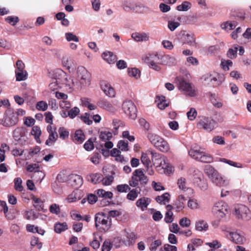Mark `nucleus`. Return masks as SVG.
I'll return each instance as SVG.
<instances>
[{"label":"nucleus","instance_id":"1","mask_svg":"<svg viewBox=\"0 0 251 251\" xmlns=\"http://www.w3.org/2000/svg\"><path fill=\"white\" fill-rule=\"evenodd\" d=\"M144 61L150 68L156 71L161 70L157 64L172 66L176 63L175 57L168 54H149L145 57Z\"/></svg>","mask_w":251,"mask_h":251},{"label":"nucleus","instance_id":"2","mask_svg":"<svg viewBox=\"0 0 251 251\" xmlns=\"http://www.w3.org/2000/svg\"><path fill=\"white\" fill-rule=\"evenodd\" d=\"M204 172L212 182L217 186H225L229 184V181L224 179L218 171L210 165L205 166Z\"/></svg>","mask_w":251,"mask_h":251},{"label":"nucleus","instance_id":"3","mask_svg":"<svg viewBox=\"0 0 251 251\" xmlns=\"http://www.w3.org/2000/svg\"><path fill=\"white\" fill-rule=\"evenodd\" d=\"M95 226L100 232L108 231L111 226V219L103 212L98 213L95 216Z\"/></svg>","mask_w":251,"mask_h":251},{"label":"nucleus","instance_id":"4","mask_svg":"<svg viewBox=\"0 0 251 251\" xmlns=\"http://www.w3.org/2000/svg\"><path fill=\"white\" fill-rule=\"evenodd\" d=\"M76 79L78 86L81 88L88 86L90 84L91 74L84 67L79 66L77 70Z\"/></svg>","mask_w":251,"mask_h":251},{"label":"nucleus","instance_id":"5","mask_svg":"<svg viewBox=\"0 0 251 251\" xmlns=\"http://www.w3.org/2000/svg\"><path fill=\"white\" fill-rule=\"evenodd\" d=\"M52 81L50 83V88L55 89L56 87H61V84H66L68 81L66 73L60 69H56L52 75Z\"/></svg>","mask_w":251,"mask_h":251},{"label":"nucleus","instance_id":"6","mask_svg":"<svg viewBox=\"0 0 251 251\" xmlns=\"http://www.w3.org/2000/svg\"><path fill=\"white\" fill-rule=\"evenodd\" d=\"M148 138L151 143L158 150L162 152H167L169 147L167 142L157 134L149 133Z\"/></svg>","mask_w":251,"mask_h":251},{"label":"nucleus","instance_id":"7","mask_svg":"<svg viewBox=\"0 0 251 251\" xmlns=\"http://www.w3.org/2000/svg\"><path fill=\"white\" fill-rule=\"evenodd\" d=\"M140 182L141 185H146L148 182V179L144 173V169H139L135 170L132 176V179L129 181V184L131 187H136Z\"/></svg>","mask_w":251,"mask_h":251},{"label":"nucleus","instance_id":"8","mask_svg":"<svg viewBox=\"0 0 251 251\" xmlns=\"http://www.w3.org/2000/svg\"><path fill=\"white\" fill-rule=\"evenodd\" d=\"M228 205L223 201L216 202L212 208V212L217 218L221 219L226 216L227 211Z\"/></svg>","mask_w":251,"mask_h":251},{"label":"nucleus","instance_id":"9","mask_svg":"<svg viewBox=\"0 0 251 251\" xmlns=\"http://www.w3.org/2000/svg\"><path fill=\"white\" fill-rule=\"evenodd\" d=\"M193 182L201 190L205 191L207 189L208 185L206 180L201 172L198 170H195L193 174Z\"/></svg>","mask_w":251,"mask_h":251},{"label":"nucleus","instance_id":"10","mask_svg":"<svg viewBox=\"0 0 251 251\" xmlns=\"http://www.w3.org/2000/svg\"><path fill=\"white\" fill-rule=\"evenodd\" d=\"M234 212L238 219L246 221L251 219V211L244 205L240 204L236 206L235 207Z\"/></svg>","mask_w":251,"mask_h":251},{"label":"nucleus","instance_id":"11","mask_svg":"<svg viewBox=\"0 0 251 251\" xmlns=\"http://www.w3.org/2000/svg\"><path fill=\"white\" fill-rule=\"evenodd\" d=\"M122 108L125 113L130 119L134 120L137 117V109L134 103L130 100L123 103Z\"/></svg>","mask_w":251,"mask_h":251},{"label":"nucleus","instance_id":"12","mask_svg":"<svg viewBox=\"0 0 251 251\" xmlns=\"http://www.w3.org/2000/svg\"><path fill=\"white\" fill-rule=\"evenodd\" d=\"M226 237L233 243L238 245H243L246 239L244 234L241 231L227 232Z\"/></svg>","mask_w":251,"mask_h":251},{"label":"nucleus","instance_id":"13","mask_svg":"<svg viewBox=\"0 0 251 251\" xmlns=\"http://www.w3.org/2000/svg\"><path fill=\"white\" fill-rule=\"evenodd\" d=\"M178 88L182 90L186 95L193 97L196 96L195 89L189 82H188L184 78H180L178 79Z\"/></svg>","mask_w":251,"mask_h":251},{"label":"nucleus","instance_id":"14","mask_svg":"<svg viewBox=\"0 0 251 251\" xmlns=\"http://www.w3.org/2000/svg\"><path fill=\"white\" fill-rule=\"evenodd\" d=\"M216 124L217 123L214 120L211 118L204 117L198 123L197 125L200 128H202L206 131H211L215 128Z\"/></svg>","mask_w":251,"mask_h":251},{"label":"nucleus","instance_id":"15","mask_svg":"<svg viewBox=\"0 0 251 251\" xmlns=\"http://www.w3.org/2000/svg\"><path fill=\"white\" fill-rule=\"evenodd\" d=\"M203 78L207 85L213 87L220 85L222 82V76L219 74H206Z\"/></svg>","mask_w":251,"mask_h":251},{"label":"nucleus","instance_id":"16","mask_svg":"<svg viewBox=\"0 0 251 251\" xmlns=\"http://www.w3.org/2000/svg\"><path fill=\"white\" fill-rule=\"evenodd\" d=\"M18 116L14 113L5 114L2 119H0V124L4 126L10 127L15 126L18 122Z\"/></svg>","mask_w":251,"mask_h":251},{"label":"nucleus","instance_id":"17","mask_svg":"<svg viewBox=\"0 0 251 251\" xmlns=\"http://www.w3.org/2000/svg\"><path fill=\"white\" fill-rule=\"evenodd\" d=\"M123 9L126 11H134L136 12H141V11L144 8V6L141 4H134L133 3L128 1L127 0H125L122 5Z\"/></svg>","mask_w":251,"mask_h":251},{"label":"nucleus","instance_id":"18","mask_svg":"<svg viewBox=\"0 0 251 251\" xmlns=\"http://www.w3.org/2000/svg\"><path fill=\"white\" fill-rule=\"evenodd\" d=\"M186 201V198L183 195H180L174 203V209L176 212L182 211L185 207V201Z\"/></svg>","mask_w":251,"mask_h":251},{"label":"nucleus","instance_id":"19","mask_svg":"<svg viewBox=\"0 0 251 251\" xmlns=\"http://www.w3.org/2000/svg\"><path fill=\"white\" fill-rule=\"evenodd\" d=\"M181 38L183 41V44H187L192 46L195 45V39L193 33L184 32L182 35Z\"/></svg>","mask_w":251,"mask_h":251},{"label":"nucleus","instance_id":"20","mask_svg":"<svg viewBox=\"0 0 251 251\" xmlns=\"http://www.w3.org/2000/svg\"><path fill=\"white\" fill-rule=\"evenodd\" d=\"M151 200L149 198L142 197L137 201L136 205L138 207L140 208L142 211H144L147 208Z\"/></svg>","mask_w":251,"mask_h":251},{"label":"nucleus","instance_id":"21","mask_svg":"<svg viewBox=\"0 0 251 251\" xmlns=\"http://www.w3.org/2000/svg\"><path fill=\"white\" fill-rule=\"evenodd\" d=\"M202 152L203 151L201 150V148L198 147H194L188 151L189 155L197 160L199 159Z\"/></svg>","mask_w":251,"mask_h":251},{"label":"nucleus","instance_id":"22","mask_svg":"<svg viewBox=\"0 0 251 251\" xmlns=\"http://www.w3.org/2000/svg\"><path fill=\"white\" fill-rule=\"evenodd\" d=\"M102 175L100 173L91 174L86 176V179L93 184H97L101 182Z\"/></svg>","mask_w":251,"mask_h":251},{"label":"nucleus","instance_id":"23","mask_svg":"<svg viewBox=\"0 0 251 251\" xmlns=\"http://www.w3.org/2000/svg\"><path fill=\"white\" fill-rule=\"evenodd\" d=\"M131 37L136 42L146 41L149 40V36L145 32H134L131 34Z\"/></svg>","mask_w":251,"mask_h":251},{"label":"nucleus","instance_id":"24","mask_svg":"<svg viewBox=\"0 0 251 251\" xmlns=\"http://www.w3.org/2000/svg\"><path fill=\"white\" fill-rule=\"evenodd\" d=\"M101 56L109 64H114L117 59L116 55L111 51L104 52L102 54Z\"/></svg>","mask_w":251,"mask_h":251},{"label":"nucleus","instance_id":"25","mask_svg":"<svg viewBox=\"0 0 251 251\" xmlns=\"http://www.w3.org/2000/svg\"><path fill=\"white\" fill-rule=\"evenodd\" d=\"M96 192L98 198H102L103 200H111L113 197V193L111 192L106 191L102 189H98Z\"/></svg>","mask_w":251,"mask_h":251},{"label":"nucleus","instance_id":"26","mask_svg":"<svg viewBox=\"0 0 251 251\" xmlns=\"http://www.w3.org/2000/svg\"><path fill=\"white\" fill-rule=\"evenodd\" d=\"M156 168H161L164 170L165 173L170 174L172 171V167L170 164L167 163L164 158L159 162L158 165L155 166Z\"/></svg>","mask_w":251,"mask_h":251},{"label":"nucleus","instance_id":"27","mask_svg":"<svg viewBox=\"0 0 251 251\" xmlns=\"http://www.w3.org/2000/svg\"><path fill=\"white\" fill-rule=\"evenodd\" d=\"M85 136L81 129H78L75 131L73 138V141L75 143L81 144L85 140Z\"/></svg>","mask_w":251,"mask_h":251},{"label":"nucleus","instance_id":"28","mask_svg":"<svg viewBox=\"0 0 251 251\" xmlns=\"http://www.w3.org/2000/svg\"><path fill=\"white\" fill-rule=\"evenodd\" d=\"M97 104L100 107L109 111L112 110L113 109L112 104L104 99H100L98 101Z\"/></svg>","mask_w":251,"mask_h":251},{"label":"nucleus","instance_id":"29","mask_svg":"<svg viewBox=\"0 0 251 251\" xmlns=\"http://www.w3.org/2000/svg\"><path fill=\"white\" fill-rule=\"evenodd\" d=\"M101 89L105 94L109 97L113 98L115 97V92L114 89L109 84H105L104 85H101Z\"/></svg>","mask_w":251,"mask_h":251},{"label":"nucleus","instance_id":"30","mask_svg":"<svg viewBox=\"0 0 251 251\" xmlns=\"http://www.w3.org/2000/svg\"><path fill=\"white\" fill-rule=\"evenodd\" d=\"M151 155V159L154 166L158 165L159 162L164 157L159 153L156 152L154 151H150Z\"/></svg>","mask_w":251,"mask_h":251},{"label":"nucleus","instance_id":"31","mask_svg":"<svg viewBox=\"0 0 251 251\" xmlns=\"http://www.w3.org/2000/svg\"><path fill=\"white\" fill-rule=\"evenodd\" d=\"M71 179L72 180V185L76 188H78L81 186L83 184V178L82 177L78 175H74L71 176Z\"/></svg>","mask_w":251,"mask_h":251},{"label":"nucleus","instance_id":"32","mask_svg":"<svg viewBox=\"0 0 251 251\" xmlns=\"http://www.w3.org/2000/svg\"><path fill=\"white\" fill-rule=\"evenodd\" d=\"M54 228L56 233H60L68 229V226L65 222L63 223H56L54 225Z\"/></svg>","mask_w":251,"mask_h":251},{"label":"nucleus","instance_id":"33","mask_svg":"<svg viewBox=\"0 0 251 251\" xmlns=\"http://www.w3.org/2000/svg\"><path fill=\"white\" fill-rule=\"evenodd\" d=\"M170 194L166 192L162 195L161 196H158L156 197L155 200L156 201L162 204V203L163 202L164 204H165L166 202H168L170 200Z\"/></svg>","mask_w":251,"mask_h":251},{"label":"nucleus","instance_id":"34","mask_svg":"<svg viewBox=\"0 0 251 251\" xmlns=\"http://www.w3.org/2000/svg\"><path fill=\"white\" fill-rule=\"evenodd\" d=\"M16 80L18 81L25 80L27 78V73L26 71H18L15 70Z\"/></svg>","mask_w":251,"mask_h":251},{"label":"nucleus","instance_id":"35","mask_svg":"<svg viewBox=\"0 0 251 251\" xmlns=\"http://www.w3.org/2000/svg\"><path fill=\"white\" fill-rule=\"evenodd\" d=\"M112 132L107 130L101 131L100 133V138L103 141L109 140L112 138Z\"/></svg>","mask_w":251,"mask_h":251},{"label":"nucleus","instance_id":"36","mask_svg":"<svg viewBox=\"0 0 251 251\" xmlns=\"http://www.w3.org/2000/svg\"><path fill=\"white\" fill-rule=\"evenodd\" d=\"M129 191V193L126 195V199L129 201H133L137 198L140 191L138 192L137 189H133Z\"/></svg>","mask_w":251,"mask_h":251},{"label":"nucleus","instance_id":"37","mask_svg":"<svg viewBox=\"0 0 251 251\" xmlns=\"http://www.w3.org/2000/svg\"><path fill=\"white\" fill-rule=\"evenodd\" d=\"M58 138V134L56 132H51L49 134V138L46 141V144L48 146H51L52 143L55 142Z\"/></svg>","mask_w":251,"mask_h":251},{"label":"nucleus","instance_id":"38","mask_svg":"<svg viewBox=\"0 0 251 251\" xmlns=\"http://www.w3.org/2000/svg\"><path fill=\"white\" fill-rule=\"evenodd\" d=\"M32 199L35 203L34 206L39 211L43 210V201L40 199L36 198L34 196L32 197Z\"/></svg>","mask_w":251,"mask_h":251},{"label":"nucleus","instance_id":"39","mask_svg":"<svg viewBox=\"0 0 251 251\" xmlns=\"http://www.w3.org/2000/svg\"><path fill=\"white\" fill-rule=\"evenodd\" d=\"M208 225L203 221H200L196 223L195 228L197 230H206L208 228Z\"/></svg>","mask_w":251,"mask_h":251},{"label":"nucleus","instance_id":"40","mask_svg":"<svg viewBox=\"0 0 251 251\" xmlns=\"http://www.w3.org/2000/svg\"><path fill=\"white\" fill-rule=\"evenodd\" d=\"M117 147L122 151H128L129 150L128 142L126 140H120L118 143Z\"/></svg>","mask_w":251,"mask_h":251},{"label":"nucleus","instance_id":"41","mask_svg":"<svg viewBox=\"0 0 251 251\" xmlns=\"http://www.w3.org/2000/svg\"><path fill=\"white\" fill-rule=\"evenodd\" d=\"M31 134L34 136L35 139L38 141L37 140L40 139V136L41 134L40 127L38 126H33L31 131Z\"/></svg>","mask_w":251,"mask_h":251},{"label":"nucleus","instance_id":"42","mask_svg":"<svg viewBox=\"0 0 251 251\" xmlns=\"http://www.w3.org/2000/svg\"><path fill=\"white\" fill-rule=\"evenodd\" d=\"M14 188L15 189L19 192H22L24 189V187L22 185V180L21 178L17 177L14 179Z\"/></svg>","mask_w":251,"mask_h":251},{"label":"nucleus","instance_id":"43","mask_svg":"<svg viewBox=\"0 0 251 251\" xmlns=\"http://www.w3.org/2000/svg\"><path fill=\"white\" fill-rule=\"evenodd\" d=\"M191 8V3L187 1H185L181 4L176 7V9L180 11H186Z\"/></svg>","mask_w":251,"mask_h":251},{"label":"nucleus","instance_id":"44","mask_svg":"<svg viewBox=\"0 0 251 251\" xmlns=\"http://www.w3.org/2000/svg\"><path fill=\"white\" fill-rule=\"evenodd\" d=\"M238 49V46L237 45L233 49L230 48L227 52V56L228 58L232 59L237 56V52Z\"/></svg>","mask_w":251,"mask_h":251},{"label":"nucleus","instance_id":"45","mask_svg":"<svg viewBox=\"0 0 251 251\" xmlns=\"http://www.w3.org/2000/svg\"><path fill=\"white\" fill-rule=\"evenodd\" d=\"M128 75L137 79L140 77V71L137 68L128 69Z\"/></svg>","mask_w":251,"mask_h":251},{"label":"nucleus","instance_id":"46","mask_svg":"<svg viewBox=\"0 0 251 251\" xmlns=\"http://www.w3.org/2000/svg\"><path fill=\"white\" fill-rule=\"evenodd\" d=\"M213 158L211 156L206 154L203 151L198 161L203 163H210L212 161Z\"/></svg>","mask_w":251,"mask_h":251},{"label":"nucleus","instance_id":"47","mask_svg":"<svg viewBox=\"0 0 251 251\" xmlns=\"http://www.w3.org/2000/svg\"><path fill=\"white\" fill-rule=\"evenodd\" d=\"M48 107V104L45 101H39L36 104V108L39 111H45Z\"/></svg>","mask_w":251,"mask_h":251},{"label":"nucleus","instance_id":"48","mask_svg":"<svg viewBox=\"0 0 251 251\" xmlns=\"http://www.w3.org/2000/svg\"><path fill=\"white\" fill-rule=\"evenodd\" d=\"M141 160L145 167L150 166L151 162L147 153H143L142 154Z\"/></svg>","mask_w":251,"mask_h":251},{"label":"nucleus","instance_id":"49","mask_svg":"<svg viewBox=\"0 0 251 251\" xmlns=\"http://www.w3.org/2000/svg\"><path fill=\"white\" fill-rule=\"evenodd\" d=\"M80 112L78 107L75 106L68 111V115L71 119L75 118Z\"/></svg>","mask_w":251,"mask_h":251},{"label":"nucleus","instance_id":"50","mask_svg":"<svg viewBox=\"0 0 251 251\" xmlns=\"http://www.w3.org/2000/svg\"><path fill=\"white\" fill-rule=\"evenodd\" d=\"M188 207L191 209H196L199 208L198 201L194 199H190L188 201Z\"/></svg>","mask_w":251,"mask_h":251},{"label":"nucleus","instance_id":"51","mask_svg":"<svg viewBox=\"0 0 251 251\" xmlns=\"http://www.w3.org/2000/svg\"><path fill=\"white\" fill-rule=\"evenodd\" d=\"M5 21L11 25L14 26L19 22V19L17 16H10L5 18Z\"/></svg>","mask_w":251,"mask_h":251},{"label":"nucleus","instance_id":"52","mask_svg":"<svg viewBox=\"0 0 251 251\" xmlns=\"http://www.w3.org/2000/svg\"><path fill=\"white\" fill-rule=\"evenodd\" d=\"M90 114L89 113H85L84 115L81 116L80 117L81 121H83V123L87 124V125H91L92 124L93 122L90 119Z\"/></svg>","mask_w":251,"mask_h":251},{"label":"nucleus","instance_id":"53","mask_svg":"<svg viewBox=\"0 0 251 251\" xmlns=\"http://www.w3.org/2000/svg\"><path fill=\"white\" fill-rule=\"evenodd\" d=\"M51 187L53 192L56 194H61L62 193V190L60 186V184L58 183L57 181L52 183Z\"/></svg>","mask_w":251,"mask_h":251},{"label":"nucleus","instance_id":"54","mask_svg":"<svg viewBox=\"0 0 251 251\" xmlns=\"http://www.w3.org/2000/svg\"><path fill=\"white\" fill-rule=\"evenodd\" d=\"M162 244L161 241L159 239L154 240L151 244L149 249L150 251H156L157 248Z\"/></svg>","mask_w":251,"mask_h":251},{"label":"nucleus","instance_id":"55","mask_svg":"<svg viewBox=\"0 0 251 251\" xmlns=\"http://www.w3.org/2000/svg\"><path fill=\"white\" fill-rule=\"evenodd\" d=\"M59 137L62 139H65L69 136V131H68L64 127H60L58 129Z\"/></svg>","mask_w":251,"mask_h":251},{"label":"nucleus","instance_id":"56","mask_svg":"<svg viewBox=\"0 0 251 251\" xmlns=\"http://www.w3.org/2000/svg\"><path fill=\"white\" fill-rule=\"evenodd\" d=\"M114 180V177L112 176H108L105 177H102L101 181L104 185H110Z\"/></svg>","mask_w":251,"mask_h":251},{"label":"nucleus","instance_id":"57","mask_svg":"<svg viewBox=\"0 0 251 251\" xmlns=\"http://www.w3.org/2000/svg\"><path fill=\"white\" fill-rule=\"evenodd\" d=\"M50 212L52 214L58 215L60 212V208L59 205L53 203L52 204L49 208Z\"/></svg>","mask_w":251,"mask_h":251},{"label":"nucleus","instance_id":"58","mask_svg":"<svg viewBox=\"0 0 251 251\" xmlns=\"http://www.w3.org/2000/svg\"><path fill=\"white\" fill-rule=\"evenodd\" d=\"M179 224L182 227H188L191 225V221L188 218L184 217L179 220Z\"/></svg>","mask_w":251,"mask_h":251},{"label":"nucleus","instance_id":"59","mask_svg":"<svg viewBox=\"0 0 251 251\" xmlns=\"http://www.w3.org/2000/svg\"><path fill=\"white\" fill-rule=\"evenodd\" d=\"M84 148L87 151H90L94 148V145L92 138H90L84 144Z\"/></svg>","mask_w":251,"mask_h":251},{"label":"nucleus","instance_id":"60","mask_svg":"<svg viewBox=\"0 0 251 251\" xmlns=\"http://www.w3.org/2000/svg\"><path fill=\"white\" fill-rule=\"evenodd\" d=\"M65 37L66 40L69 42L73 41L75 42H78L79 41L78 38L75 35L71 32L66 33Z\"/></svg>","mask_w":251,"mask_h":251},{"label":"nucleus","instance_id":"61","mask_svg":"<svg viewBox=\"0 0 251 251\" xmlns=\"http://www.w3.org/2000/svg\"><path fill=\"white\" fill-rule=\"evenodd\" d=\"M197 115V112L194 108H191L189 111L187 113V116L190 121L194 120Z\"/></svg>","mask_w":251,"mask_h":251},{"label":"nucleus","instance_id":"62","mask_svg":"<svg viewBox=\"0 0 251 251\" xmlns=\"http://www.w3.org/2000/svg\"><path fill=\"white\" fill-rule=\"evenodd\" d=\"M117 190L120 193L126 192L130 190V188L127 184H119L117 186Z\"/></svg>","mask_w":251,"mask_h":251},{"label":"nucleus","instance_id":"63","mask_svg":"<svg viewBox=\"0 0 251 251\" xmlns=\"http://www.w3.org/2000/svg\"><path fill=\"white\" fill-rule=\"evenodd\" d=\"M45 175L43 172L38 170L34 173L33 176L36 179V181H41L44 178Z\"/></svg>","mask_w":251,"mask_h":251},{"label":"nucleus","instance_id":"64","mask_svg":"<svg viewBox=\"0 0 251 251\" xmlns=\"http://www.w3.org/2000/svg\"><path fill=\"white\" fill-rule=\"evenodd\" d=\"M177 185L180 189L185 191L186 189V179L183 177H181L177 180Z\"/></svg>","mask_w":251,"mask_h":251}]
</instances>
